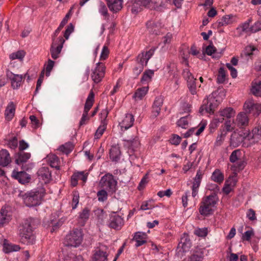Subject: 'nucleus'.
<instances>
[{
  "label": "nucleus",
  "mask_w": 261,
  "mask_h": 261,
  "mask_svg": "<svg viewBox=\"0 0 261 261\" xmlns=\"http://www.w3.org/2000/svg\"><path fill=\"white\" fill-rule=\"evenodd\" d=\"M236 134H233L230 139V145L234 147L238 146L245 140L249 142V145H252L257 143L261 139V126L258 125L254 127L250 132L248 130H244L239 134L238 140H235Z\"/></svg>",
  "instance_id": "1"
},
{
  "label": "nucleus",
  "mask_w": 261,
  "mask_h": 261,
  "mask_svg": "<svg viewBox=\"0 0 261 261\" xmlns=\"http://www.w3.org/2000/svg\"><path fill=\"white\" fill-rule=\"evenodd\" d=\"M33 223L34 219L30 218L24 220L19 227V240L24 244L33 245L35 242V237L33 233Z\"/></svg>",
  "instance_id": "2"
},
{
  "label": "nucleus",
  "mask_w": 261,
  "mask_h": 261,
  "mask_svg": "<svg viewBox=\"0 0 261 261\" xmlns=\"http://www.w3.org/2000/svg\"><path fill=\"white\" fill-rule=\"evenodd\" d=\"M45 195V190L41 188L28 192L22 195L26 206L33 207L39 205Z\"/></svg>",
  "instance_id": "3"
},
{
  "label": "nucleus",
  "mask_w": 261,
  "mask_h": 261,
  "mask_svg": "<svg viewBox=\"0 0 261 261\" xmlns=\"http://www.w3.org/2000/svg\"><path fill=\"white\" fill-rule=\"evenodd\" d=\"M218 199L216 195H210L203 198L199 208L200 214L204 216L212 214Z\"/></svg>",
  "instance_id": "4"
},
{
  "label": "nucleus",
  "mask_w": 261,
  "mask_h": 261,
  "mask_svg": "<svg viewBox=\"0 0 261 261\" xmlns=\"http://www.w3.org/2000/svg\"><path fill=\"white\" fill-rule=\"evenodd\" d=\"M83 240V233L80 229H75L71 231L65 239L64 244L67 246L77 247Z\"/></svg>",
  "instance_id": "5"
},
{
  "label": "nucleus",
  "mask_w": 261,
  "mask_h": 261,
  "mask_svg": "<svg viewBox=\"0 0 261 261\" xmlns=\"http://www.w3.org/2000/svg\"><path fill=\"white\" fill-rule=\"evenodd\" d=\"M53 42L50 48L51 58L55 60L59 58L65 39L62 36L58 37L55 34L52 37Z\"/></svg>",
  "instance_id": "6"
},
{
  "label": "nucleus",
  "mask_w": 261,
  "mask_h": 261,
  "mask_svg": "<svg viewBox=\"0 0 261 261\" xmlns=\"http://www.w3.org/2000/svg\"><path fill=\"white\" fill-rule=\"evenodd\" d=\"M117 184V181L115 179L114 176L110 173H107L103 176L99 181V185L101 188L112 193L116 192Z\"/></svg>",
  "instance_id": "7"
},
{
  "label": "nucleus",
  "mask_w": 261,
  "mask_h": 261,
  "mask_svg": "<svg viewBox=\"0 0 261 261\" xmlns=\"http://www.w3.org/2000/svg\"><path fill=\"white\" fill-rule=\"evenodd\" d=\"M183 78L186 81L189 90L192 95L196 94V79L194 77L189 68H185L182 72Z\"/></svg>",
  "instance_id": "8"
},
{
  "label": "nucleus",
  "mask_w": 261,
  "mask_h": 261,
  "mask_svg": "<svg viewBox=\"0 0 261 261\" xmlns=\"http://www.w3.org/2000/svg\"><path fill=\"white\" fill-rule=\"evenodd\" d=\"M106 72V66L101 62L96 64L95 68L92 70L91 76L92 81L95 84L100 83L104 77Z\"/></svg>",
  "instance_id": "9"
},
{
  "label": "nucleus",
  "mask_w": 261,
  "mask_h": 261,
  "mask_svg": "<svg viewBox=\"0 0 261 261\" xmlns=\"http://www.w3.org/2000/svg\"><path fill=\"white\" fill-rule=\"evenodd\" d=\"M139 5L151 10L162 11L165 6L162 0H139Z\"/></svg>",
  "instance_id": "10"
},
{
  "label": "nucleus",
  "mask_w": 261,
  "mask_h": 261,
  "mask_svg": "<svg viewBox=\"0 0 261 261\" xmlns=\"http://www.w3.org/2000/svg\"><path fill=\"white\" fill-rule=\"evenodd\" d=\"M243 109L246 114H252L257 116L261 112V105L255 103L252 99H249L245 102Z\"/></svg>",
  "instance_id": "11"
},
{
  "label": "nucleus",
  "mask_w": 261,
  "mask_h": 261,
  "mask_svg": "<svg viewBox=\"0 0 261 261\" xmlns=\"http://www.w3.org/2000/svg\"><path fill=\"white\" fill-rule=\"evenodd\" d=\"M215 99L213 96H209L206 99L203 101V104L199 109V113L203 114L204 112L208 113H213L214 110L216 107L214 104Z\"/></svg>",
  "instance_id": "12"
},
{
  "label": "nucleus",
  "mask_w": 261,
  "mask_h": 261,
  "mask_svg": "<svg viewBox=\"0 0 261 261\" xmlns=\"http://www.w3.org/2000/svg\"><path fill=\"white\" fill-rule=\"evenodd\" d=\"M31 154L29 152H20L18 154V159L16 160V162L18 165L24 163L22 164V168L24 170L29 171L32 169L34 167V163H30L26 164L27 161L31 158Z\"/></svg>",
  "instance_id": "13"
},
{
  "label": "nucleus",
  "mask_w": 261,
  "mask_h": 261,
  "mask_svg": "<svg viewBox=\"0 0 261 261\" xmlns=\"http://www.w3.org/2000/svg\"><path fill=\"white\" fill-rule=\"evenodd\" d=\"M6 75L10 80L13 89H18L21 85L22 79L24 78L22 74H15L9 70L6 71Z\"/></svg>",
  "instance_id": "14"
},
{
  "label": "nucleus",
  "mask_w": 261,
  "mask_h": 261,
  "mask_svg": "<svg viewBox=\"0 0 261 261\" xmlns=\"http://www.w3.org/2000/svg\"><path fill=\"white\" fill-rule=\"evenodd\" d=\"M249 118L245 112L239 113L235 119V124L237 127L244 128L249 125Z\"/></svg>",
  "instance_id": "15"
},
{
  "label": "nucleus",
  "mask_w": 261,
  "mask_h": 261,
  "mask_svg": "<svg viewBox=\"0 0 261 261\" xmlns=\"http://www.w3.org/2000/svg\"><path fill=\"white\" fill-rule=\"evenodd\" d=\"M134 116L131 114H126L119 123V126L121 132H124L131 127L134 122Z\"/></svg>",
  "instance_id": "16"
},
{
  "label": "nucleus",
  "mask_w": 261,
  "mask_h": 261,
  "mask_svg": "<svg viewBox=\"0 0 261 261\" xmlns=\"http://www.w3.org/2000/svg\"><path fill=\"white\" fill-rule=\"evenodd\" d=\"M124 147L128 149V152L133 153L139 147L140 141L138 136H135L131 139H124Z\"/></svg>",
  "instance_id": "17"
},
{
  "label": "nucleus",
  "mask_w": 261,
  "mask_h": 261,
  "mask_svg": "<svg viewBox=\"0 0 261 261\" xmlns=\"http://www.w3.org/2000/svg\"><path fill=\"white\" fill-rule=\"evenodd\" d=\"M37 174L39 179L45 184L48 183L51 179V172L47 167H41L38 171Z\"/></svg>",
  "instance_id": "18"
},
{
  "label": "nucleus",
  "mask_w": 261,
  "mask_h": 261,
  "mask_svg": "<svg viewBox=\"0 0 261 261\" xmlns=\"http://www.w3.org/2000/svg\"><path fill=\"white\" fill-rule=\"evenodd\" d=\"M88 173L84 171L75 172L71 177V184L72 186L75 187L77 185L79 180H82L83 184H85L88 177Z\"/></svg>",
  "instance_id": "19"
},
{
  "label": "nucleus",
  "mask_w": 261,
  "mask_h": 261,
  "mask_svg": "<svg viewBox=\"0 0 261 261\" xmlns=\"http://www.w3.org/2000/svg\"><path fill=\"white\" fill-rule=\"evenodd\" d=\"M163 103V98L161 96L156 97L153 105L151 116L153 118L156 117L160 113L161 108Z\"/></svg>",
  "instance_id": "20"
},
{
  "label": "nucleus",
  "mask_w": 261,
  "mask_h": 261,
  "mask_svg": "<svg viewBox=\"0 0 261 261\" xmlns=\"http://www.w3.org/2000/svg\"><path fill=\"white\" fill-rule=\"evenodd\" d=\"M12 177L17 179L20 183L25 184L28 182L30 179V175L24 171H17L14 170L12 173Z\"/></svg>",
  "instance_id": "21"
},
{
  "label": "nucleus",
  "mask_w": 261,
  "mask_h": 261,
  "mask_svg": "<svg viewBox=\"0 0 261 261\" xmlns=\"http://www.w3.org/2000/svg\"><path fill=\"white\" fill-rule=\"evenodd\" d=\"M124 224L123 218L119 215L112 216L110 219L109 226L111 228L120 229Z\"/></svg>",
  "instance_id": "22"
},
{
  "label": "nucleus",
  "mask_w": 261,
  "mask_h": 261,
  "mask_svg": "<svg viewBox=\"0 0 261 261\" xmlns=\"http://www.w3.org/2000/svg\"><path fill=\"white\" fill-rule=\"evenodd\" d=\"M110 10L117 13L122 8L123 0H105Z\"/></svg>",
  "instance_id": "23"
},
{
  "label": "nucleus",
  "mask_w": 261,
  "mask_h": 261,
  "mask_svg": "<svg viewBox=\"0 0 261 261\" xmlns=\"http://www.w3.org/2000/svg\"><path fill=\"white\" fill-rule=\"evenodd\" d=\"M8 207H3L0 211V227L9 223L11 219V213Z\"/></svg>",
  "instance_id": "24"
},
{
  "label": "nucleus",
  "mask_w": 261,
  "mask_h": 261,
  "mask_svg": "<svg viewBox=\"0 0 261 261\" xmlns=\"http://www.w3.org/2000/svg\"><path fill=\"white\" fill-rule=\"evenodd\" d=\"M12 162V159L8 151L3 149L0 151V165L2 167L8 166Z\"/></svg>",
  "instance_id": "25"
},
{
  "label": "nucleus",
  "mask_w": 261,
  "mask_h": 261,
  "mask_svg": "<svg viewBox=\"0 0 261 261\" xmlns=\"http://www.w3.org/2000/svg\"><path fill=\"white\" fill-rule=\"evenodd\" d=\"M110 158L112 162H118L120 159L121 153L118 145L111 147L109 151Z\"/></svg>",
  "instance_id": "26"
},
{
  "label": "nucleus",
  "mask_w": 261,
  "mask_h": 261,
  "mask_svg": "<svg viewBox=\"0 0 261 261\" xmlns=\"http://www.w3.org/2000/svg\"><path fill=\"white\" fill-rule=\"evenodd\" d=\"M154 51L155 49L152 48L146 52H142L138 55L137 61H140L146 65L149 60L154 54Z\"/></svg>",
  "instance_id": "27"
},
{
  "label": "nucleus",
  "mask_w": 261,
  "mask_h": 261,
  "mask_svg": "<svg viewBox=\"0 0 261 261\" xmlns=\"http://www.w3.org/2000/svg\"><path fill=\"white\" fill-rule=\"evenodd\" d=\"M147 235L145 232H137L135 233L133 240L136 242V246L139 247L146 243Z\"/></svg>",
  "instance_id": "28"
},
{
  "label": "nucleus",
  "mask_w": 261,
  "mask_h": 261,
  "mask_svg": "<svg viewBox=\"0 0 261 261\" xmlns=\"http://www.w3.org/2000/svg\"><path fill=\"white\" fill-rule=\"evenodd\" d=\"M15 105L13 101L8 103L5 111V115L7 120L9 121L12 120L15 114Z\"/></svg>",
  "instance_id": "29"
},
{
  "label": "nucleus",
  "mask_w": 261,
  "mask_h": 261,
  "mask_svg": "<svg viewBox=\"0 0 261 261\" xmlns=\"http://www.w3.org/2000/svg\"><path fill=\"white\" fill-rule=\"evenodd\" d=\"M148 86L138 88L133 96L135 100H140L146 95L148 91Z\"/></svg>",
  "instance_id": "30"
},
{
  "label": "nucleus",
  "mask_w": 261,
  "mask_h": 261,
  "mask_svg": "<svg viewBox=\"0 0 261 261\" xmlns=\"http://www.w3.org/2000/svg\"><path fill=\"white\" fill-rule=\"evenodd\" d=\"M108 254L106 251L100 249L95 251L92 261H108Z\"/></svg>",
  "instance_id": "31"
},
{
  "label": "nucleus",
  "mask_w": 261,
  "mask_h": 261,
  "mask_svg": "<svg viewBox=\"0 0 261 261\" xmlns=\"http://www.w3.org/2000/svg\"><path fill=\"white\" fill-rule=\"evenodd\" d=\"M219 114L223 117L230 119L234 116L236 112L234 109L230 107H226L223 109H221L219 111Z\"/></svg>",
  "instance_id": "32"
},
{
  "label": "nucleus",
  "mask_w": 261,
  "mask_h": 261,
  "mask_svg": "<svg viewBox=\"0 0 261 261\" xmlns=\"http://www.w3.org/2000/svg\"><path fill=\"white\" fill-rule=\"evenodd\" d=\"M94 101V94L92 90L90 92L88 97L87 98L86 103L84 106V112L88 113L89 110L92 107Z\"/></svg>",
  "instance_id": "33"
},
{
  "label": "nucleus",
  "mask_w": 261,
  "mask_h": 261,
  "mask_svg": "<svg viewBox=\"0 0 261 261\" xmlns=\"http://www.w3.org/2000/svg\"><path fill=\"white\" fill-rule=\"evenodd\" d=\"M20 247L18 245L5 242L3 245V251L6 253L20 250Z\"/></svg>",
  "instance_id": "34"
},
{
  "label": "nucleus",
  "mask_w": 261,
  "mask_h": 261,
  "mask_svg": "<svg viewBox=\"0 0 261 261\" xmlns=\"http://www.w3.org/2000/svg\"><path fill=\"white\" fill-rule=\"evenodd\" d=\"M47 161L52 168H55L57 170L60 169V161L57 155L54 154H49L47 156Z\"/></svg>",
  "instance_id": "35"
},
{
  "label": "nucleus",
  "mask_w": 261,
  "mask_h": 261,
  "mask_svg": "<svg viewBox=\"0 0 261 261\" xmlns=\"http://www.w3.org/2000/svg\"><path fill=\"white\" fill-rule=\"evenodd\" d=\"M211 179L218 184L222 183L224 179V174L219 169H216L212 173L211 177Z\"/></svg>",
  "instance_id": "36"
},
{
  "label": "nucleus",
  "mask_w": 261,
  "mask_h": 261,
  "mask_svg": "<svg viewBox=\"0 0 261 261\" xmlns=\"http://www.w3.org/2000/svg\"><path fill=\"white\" fill-rule=\"evenodd\" d=\"M90 211L87 208H84L79 214V223L80 225L84 226L88 220Z\"/></svg>",
  "instance_id": "37"
},
{
  "label": "nucleus",
  "mask_w": 261,
  "mask_h": 261,
  "mask_svg": "<svg viewBox=\"0 0 261 261\" xmlns=\"http://www.w3.org/2000/svg\"><path fill=\"white\" fill-rule=\"evenodd\" d=\"M252 19L251 18L248 19L245 22L241 23L238 28L237 30L238 32H250L252 33V29H251V26H250V23L252 22Z\"/></svg>",
  "instance_id": "38"
},
{
  "label": "nucleus",
  "mask_w": 261,
  "mask_h": 261,
  "mask_svg": "<svg viewBox=\"0 0 261 261\" xmlns=\"http://www.w3.org/2000/svg\"><path fill=\"white\" fill-rule=\"evenodd\" d=\"M166 70L168 71L170 75L172 77H176L178 75V70L176 63L174 62H170L167 65Z\"/></svg>",
  "instance_id": "39"
},
{
  "label": "nucleus",
  "mask_w": 261,
  "mask_h": 261,
  "mask_svg": "<svg viewBox=\"0 0 261 261\" xmlns=\"http://www.w3.org/2000/svg\"><path fill=\"white\" fill-rule=\"evenodd\" d=\"M252 93L256 96H261V82L254 81L251 89Z\"/></svg>",
  "instance_id": "40"
},
{
  "label": "nucleus",
  "mask_w": 261,
  "mask_h": 261,
  "mask_svg": "<svg viewBox=\"0 0 261 261\" xmlns=\"http://www.w3.org/2000/svg\"><path fill=\"white\" fill-rule=\"evenodd\" d=\"M154 70L151 69L145 70L141 79V82L143 84L150 82L154 76Z\"/></svg>",
  "instance_id": "41"
},
{
  "label": "nucleus",
  "mask_w": 261,
  "mask_h": 261,
  "mask_svg": "<svg viewBox=\"0 0 261 261\" xmlns=\"http://www.w3.org/2000/svg\"><path fill=\"white\" fill-rule=\"evenodd\" d=\"M73 144L68 142L59 146L58 150L66 154L69 153L73 149Z\"/></svg>",
  "instance_id": "42"
},
{
  "label": "nucleus",
  "mask_w": 261,
  "mask_h": 261,
  "mask_svg": "<svg viewBox=\"0 0 261 261\" xmlns=\"http://www.w3.org/2000/svg\"><path fill=\"white\" fill-rule=\"evenodd\" d=\"M226 132L225 130H222L218 135L216 141L214 143V146L215 147L220 146L222 145L223 141L226 136Z\"/></svg>",
  "instance_id": "43"
},
{
  "label": "nucleus",
  "mask_w": 261,
  "mask_h": 261,
  "mask_svg": "<svg viewBox=\"0 0 261 261\" xmlns=\"http://www.w3.org/2000/svg\"><path fill=\"white\" fill-rule=\"evenodd\" d=\"M146 66L143 63L141 62L140 61H137V62L133 68V74L134 77H137L142 72L144 69V67Z\"/></svg>",
  "instance_id": "44"
},
{
  "label": "nucleus",
  "mask_w": 261,
  "mask_h": 261,
  "mask_svg": "<svg viewBox=\"0 0 261 261\" xmlns=\"http://www.w3.org/2000/svg\"><path fill=\"white\" fill-rule=\"evenodd\" d=\"M25 56V52L23 50H19L9 55V58L11 60L18 59L20 61H22Z\"/></svg>",
  "instance_id": "45"
},
{
  "label": "nucleus",
  "mask_w": 261,
  "mask_h": 261,
  "mask_svg": "<svg viewBox=\"0 0 261 261\" xmlns=\"http://www.w3.org/2000/svg\"><path fill=\"white\" fill-rule=\"evenodd\" d=\"M258 49L253 45L247 46L244 50V53L246 56H251V55H256L258 53Z\"/></svg>",
  "instance_id": "46"
},
{
  "label": "nucleus",
  "mask_w": 261,
  "mask_h": 261,
  "mask_svg": "<svg viewBox=\"0 0 261 261\" xmlns=\"http://www.w3.org/2000/svg\"><path fill=\"white\" fill-rule=\"evenodd\" d=\"M191 247V243L187 238H181L178 244V247L181 248L183 251H187Z\"/></svg>",
  "instance_id": "47"
},
{
  "label": "nucleus",
  "mask_w": 261,
  "mask_h": 261,
  "mask_svg": "<svg viewBox=\"0 0 261 261\" xmlns=\"http://www.w3.org/2000/svg\"><path fill=\"white\" fill-rule=\"evenodd\" d=\"M224 126L225 128V132H232L237 127V125L235 124V119L231 121L230 120H226L224 123Z\"/></svg>",
  "instance_id": "48"
},
{
  "label": "nucleus",
  "mask_w": 261,
  "mask_h": 261,
  "mask_svg": "<svg viewBox=\"0 0 261 261\" xmlns=\"http://www.w3.org/2000/svg\"><path fill=\"white\" fill-rule=\"evenodd\" d=\"M189 115L180 118L177 122L178 126L182 128H186L189 124Z\"/></svg>",
  "instance_id": "49"
},
{
  "label": "nucleus",
  "mask_w": 261,
  "mask_h": 261,
  "mask_svg": "<svg viewBox=\"0 0 261 261\" xmlns=\"http://www.w3.org/2000/svg\"><path fill=\"white\" fill-rule=\"evenodd\" d=\"M206 189L213 192L212 195H216V196L220 190L219 187L217 184L210 182L207 184Z\"/></svg>",
  "instance_id": "50"
},
{
  "label": "nucleus",
  "mask_w": 261,
  "mask_h": 261,
  "mask_svg": "<svg viewBox=\"0 0 261 261\" xmlns=\"http://www.w3.org/2000/svg\"><path fill=\"white\" fill-rule=\"evenodd\" d=\"M245 166V163L244 161H240L236 164L233 165L231 167V169L236 173L243 170Z\"/></svg>",
  "instance_id": "51"
},
{
  "label": "nucleus",
  "mask_w": 261,
  "mask_h": 261,
  "mask_svg": "<svg viewBox=\"0 0 261 261\" xmlns=\"http://www.w3.org/2000/svg\"><path fill=\"white\" fill-rule=\"evenodd\" d=\"M226 79V72L223 67L219 69L217 76V82L219 84L223 83Z\"/></svg>",
  "instance_id": "52"
},
{
  "label": "nucleus",
  "mask_w": 261,
  "mask_h": 261,
  "mask_svg": "<svg viewBox=\"0 0 261 261\" xmlns=\"http://www.w3.org/2000/svg\"><path fill=\"white\" fill-rule=\"evenodd\" d=\"M107 128V124L106 123H103L101 124L97 129L94 137L95 139H99L102 135L104 132L105 131Z\"/></svg>",
  "instance_id": "53"
},
{
  "label": "nucleus",
  "mask_w": 261,
  "mask_h": 261,
  "mask_svg": "<svg viewBox=\"0 0 261 261\" xmlns=\"http://www.w3.org/2000/svg\"><path fill=\"white\" fill-rule=\"evenodd\" d=\"M146 28L149 32H156L158 31V27L156 23L153 20H149L146 23Z\"/></svg>",
  "instance_id": "54"
},
{
  "label": "nucleus",
  "mask_w": 261,
  "mask_h": 261,
  "mask_svg": "<svg viewBox=\"0 0 261 261\" xmlns=\"http://www.w3.org/2000/svg\"><path fill=\"white\" fill-rule=\"evenodd\" d=\"M105 189H102L97 193V196L99 201L103 202L107 199L108 193Z\"/></svg>",
  "instance_id": "55"
},
{
  "label": "nucleus",
  "mask_w": 261,
  "mask_h": 261,
  "mask_svg": "<svg viewBox=\"0 0 261 261\" xmlns=\"http://www.w3.org/2000/svg\"><path fill=\"white\" fill-rule=\"evenodd\" d=\"M99 12L106 18L109 17L107 7L105 4L102 2L99 4Z\"/></svg>",
  "instance_id": "56"
},
{
  "label": "nucleus",
  "mask_w": 261,
  "mask_h": 261,
  "mask_svg": "<svg viewBox=\"0 0 261 261\" xmlns=\"http://www.w3.org/2000/svg\"><path fill=\"white\" fill-rule=\"evenodd\" d=\"M241 154V151L239 149L233 151L229 156V161L231 163H235L238 161Z\"/></svg>",
  "instance_id": "57"
},
{
  "label": "nucleus",
  "mask_w": 261,
  "mask_h": 261,
  "mask_svg": "<svg viewBox=\"0 0 261 261\" xmlns=\"http://www.w3.org/2000/svg\"><path fill=\"white\" fill-rule=\"evenodd\" d=\"M203 259V253L201 252H196L191 255L187 261H202Z\"/></svg>",
  "instance_id": "58"
},
{
  "label": "nucleus",
  "mask_w": 261,
  "mask_h": 261,
  "mask_svg": "<svg viewBox=\"0 0 261 261\" xmlns=\"http://www.w3.org/2000/svg\"><path fill=\"white\" fill-rule=\"evenodd\" d=\"M206 125H207V121L205 120H202L198 126V128L195 132V135L198 136L201 133H202L203 132V130H204Z\"/></svg>",
  "instance_id": "59"
},
{
  "label": "nucleus",
  "mask_w": 261,
  "mask_h": 261,
  "mask_svg": "<svg viewBox=\"0 0 261 261\" xmlns=\"http://www.w3.org/2000/svg\"><path fill=\"white\" fill-rule=\"evenodd\" d=\"M79 202V195L77 191H74L72 194V208H76Z\"/></svg>",
  "instance_id": "60"
},
{
  "label": "nucleus",
  "mask_w": 261,
  "mask_h": 261,
  "mask_svg": "<svg viewBox=\"0 0 261 261\" xmlns=\"http://www.w3.org/2000/svg\"><path fill=\"white\" fill-rule=\"evenodd\" d=\"M234 175L229 176L228 179L226 181L230 186H232L233 188L235 187L237 181V173L234 172Z\"/></svg>",
  "instance_id": "61"
},
{
  "label": "nucleus",
  "mask_w": 261,
  "mask_h": 261,
  "mask_svg": "<svg viewBox=\"0 0 261 261\" xmlns=\"http://www.w3.org/2000/svg\"><path fill=\"white\" fill-rule=\"evenodd\" d=\"M109 54V50L107 46H104L102 47L101 51L99 60L101 61L105 60L108 57Z\"/></svg>",
  "instance_id": "62"
},
{
  "label": "nucleus",
  "mask_w": 261,
  "mask_h": 261,
  "mask_svg": "<svg viewBox=\"0 0 261 261\" xmlns=\"http://www.w3.org/2000/svg\"><path fill=\"white\" fill-rule=\"evenodd\" d=\"M195 234L200 237H205L207 234V229L206 228H198L195 230Z\"/></svg>",
  "instance_id": "63"
},
{
  "label": "nucleus",
  "mask_w": 261,
  "mask_h": 261,
  "mask_svg": "<svg viewBox=\"0 0 261 261\" xmlns=\"http://www.w3.org/2000/svg\"><path fill=\"white\" fill-rule=\"evenodd\" d=\"M66 261H83V257L80 256H75L73 254H71L70 256L65 257Z\"/></svg>",
  "instance_id": "64"
}]
</instances>
